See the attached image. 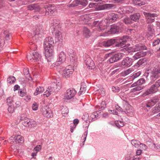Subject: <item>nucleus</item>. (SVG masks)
Masks as SVG:
<instances>
[{
    "label": "nucleus",
    "instance_id": "nucleus-1",
    "mask_svg": "<svg viewBox=\"0 0 160 160\" xmlns=\"http://www.w3.org/2000/svg\"><path fill=\"white\" fill-rule=\"evenodd\" d=\"M41 58V55L35 51L29 53L27 56L28 60L32 62L39 61Z\"/></svg>",
    "mask_w": 160,
    "mask_h": 160
},
{
    "label": "nucleus",
    "instance_id": "nucleus-2",
    "mask_svg": "<svg viewBox=\"0 0 160 160\" xmlns=\"http://www.w3.org/2000/svg\"><path fill=\"white\" fill-rule=\"evenodd\" d=\"M160 73V68H154L150 74V79L152 83H153L159 77Z\"/></svg>",
    "mask_w": 160,
    "mask_h": 160
},
{
    "label": "nucleus",
    "instance_id": "nucleus-3",
    "mask_svg": "<svg viewBox=\"0 0 160 160\" xmlns=\"http://www.w3.org/2000/svg\"><path fill=\"white\" fill-rule=\"evenodd\" d=\"M74 71L73 67L72 66H68L63 71L62 75L65 78H68L72 74Z\"/></svg>",
    "mask_w": 160,
    "mask_h": 160
},
{
    "label": "nucleus",
    "instance_id": "nucleus-4",
    "mask_svg": "<svg viewBox=\"0 0 160 160\" xmlns=\"http://www.w3.org/2000/svg\"><path fill=\"white\" fill-rule=\"evenodd\" d=\"M106 24V23L105 21H95L93 22L92 25L94 27H97L98 31H100L107 28V26Z\"/></svg>",
    "mask_w": 160,
    "mask_h": 160
},
{
    "label": "nucleus",
    "instance_id": "nucleus-5",
    "mask_svg": "<svg viewBox=\"0 0 160 160\" xmlns=\"http://www.w3.org/2000/svg\"><path fill=\"white\" fill-rule=\"evenodd\" d=\"M42 114L48 118L52 117L53 116V113L51 109L47 106L43 107L41 109Z\"/></svg>",
    "mask_w": 160,
    "mask_h": 160
},
{
    "label": "nucleus",
    "instance_id": "nucleus-6",
    "mask_svg": "<svg viewBox=\"0 0 160 160\" xmlns=\"http://www.w3.org/2000/svg\"><path fill=\"white\" fill-rule=\"evenodd\" d=\"M143 14L146 18L147 19L146 21L148 23H152L154 22L155 20L153 18L157 16V14L155 13L152 14L143 12Z\"/></svg>",
    "mask_w": 160,
    "mask_h": 160
},
{
    "label": "nucleus",
    "instance_id": "nucleus-7",
    "mask_svg": "<svg viewBox=\"0 0 160 160\" xmlns=\"http://www.w3.org/2000/svg\"><path fill=\"white\" fill-rule=\"evenodd\" d=\"M109 31H108L106 33L107 34H114L121 31V28L115 25H112L108 27Z\"/></svg>",
    "mask_w": 160,
    "mask_h": 160
},
{
    "label": "nucleus",
    "instance_id": "nucleus-8",
    "mask_svg": "<svg viewBox=\"0 0 160 160\" xmlns=\"http://www.w3.org/2000/svg\"><path fill=\"white\" fill-rule=\"evenodd\" d=\"M132 61L131 58L127 57L121 62V66L124 68L128 67L132 64Z\"/></svg>",
    "mask_w": 160,
    "mask_h": 160
},
{
    "label": "nucleus",
    "instance_id": "nucleus-9",
    "mask_svg": "<svg viewBox=\"0 0 160 160\" xmlns=\"http://www.w3.org/2000/svg\"><path fill=\"white\" fill-rule=\"evenodd\" d=\"M54 43L53 39L51 37L46 38L44 42V48H52L53 47L52 45Z\"/></svg>",
    "mask_w": 160,
    "mask_h": 160
},
{
    "label": "nucleus",
    "instance_id": "nucleus-10",
    "mask_svg": "<svg viewBox=\"0 0 160 160\" xmlns=\"http://www.w3.org/2000/svg\"><path fill=\"white\" fill-rule=\"evenodd\" d=\"M45 48V56L47 58L48 62H49L48 58H50V59L52 58V57L53 54V47L52 48Z\"/></svg>",
    "mask_w": 160,
    "mask_h": 160
},
{
    "label": "nucleus",
    "instance_id": "nucleus-11",
    "mask_svg": "<svg viewBox=\"0 0 160 160\" xmlns=\"http://www.w3.org/2000/svg\"><path fill=\"white\" fill-rule=\"evenodd\" d=\"M88 3L87 0H75L69 5V7H74L78 5L86 6L87 4Z\"/></svg>",
    "mask_w": 160,
    "mask_h": 160
},
{
    "label": "nucleus",
    "instance_id": "nucleus-12",
    "mask_svg": "<svg viewBox=\"0 0 160 160\" xmlns=\"http://www.w3.org/2000/svg\"><path fill=\"white\" fill-rule=\"evenodd\" d=\"M157 91V88L154 85H153L150 88L148 89L147 91L143 93L142 96L143 97H145L146 96L156 92Z\"/></svg>",
    "mask_w": 160,
    "mask_h": 160
},
{
    "label": "nucleus",
    "instance_id": "nucleus-13",
    "mask_svg": "<svg viewBox=\"0 0 160 160\" xmlns=\"http://www.w3.org/2000/svg\"><path fill=\"white\" fill-rule=\"evenodd\" d=\"M75 93V91L73 89H68L67 90L65 94V99H69L73 97Z\"/></svg>",
    "mask_w": 160,
    "mask_h": 160
},
{
    "label": "nucleus",
    "instance_id": "nucleus-14",
    "mask_svg": "<svg viewBox=\"0 0 160 160\" xmlns=\"http://www.w3.org/2000/svg\"><path fill=\"white\" fill-rule=\"evenodd\" d=\"M115 8V5L114 4H104L99 5L98 8V10H102L105 9H109L112 8Z\"/></svg>",
    "mask_w": 160,
    "mask_h": 160
},
{
    "label": "nucleus",
    "instance_id": "nucleus-15",
    "mask_svg": "<svg viewBox=\"0 0 160 160\" xmlns=\"http://www.w3.org/2000/svg\"><path fill=\"white\" fill-rule=\"evenodd\" d=\"M85 63L89 69H92L94 67V62L90 57H88L86 60H85Z\"/></svg>",
    "mask_w": 160,
    "mask_h": 160
},
{
    "label": "nucleus",
    "instance_id": "nucleus-16",
    "mask_svg": "<svg viewBox=\"0 0 160 160\" xmlns=\"http://www.w3.org/2000/svg\"><path fill=\"white\" fill-rule=\"evenodd\" d=\"M107 19L110 22H114L117 18L118 16L113 13L110 12L108 14Z\"/></svg>",
    "mask_w": 160,
    "mask_h": 160
},
{
    "label": "nucleus",
    "instance_id": "nucleus-17",
    "mask_svg": "<svg viewBox=\"0 0 160 160\" xmlns=\"http://www.w3.org/2000/svg\"><path fill=\"white\" fill-rule=\"evenodd\" d=\"M66 58V54L63 52H61L58 56V64H61L65 61Z\"/></svg>",
    "mask_w": 160,
    "mask_h": 160
},
{
    "label": "nucleus",
    "instance_id": "nucleus-18",
    "mask_svg": "<svg viewBox=\"0 0 160 160\" xmlns=\"http://www.w3.org/2000/svg\"><path fill=\"white\" fill-rule=\"evenodd\" d=\"M158 101L159 100L157 98L149 100L146 103V106L148 108L152 107L158 102Z\"/></svg>",
    "mask_w": 160,
    "mask_h": 160
},
{
    "label": "nucleus",
    "instance_id": "nucleus-19",
    "mask_svg": "<svg viewBox=\"0 0 160 160\" xmlns=\"http://www.w3.org/2000/svg\"><path fill=\"white\" fill-rule=\"evenodd\" d=\"M45 32L44 28L42 25L38 26L35 30L36 34H42Z\"/></svg>",
    "mask_w": 160,
    "mask_h": 160
},
{
    "label": "nucleus",
    "instance_id": "nucleus-20",
    "mask_svg": "<svg viewBox=\"0 0 160 160\" xmlns=\"http://www.w3.org/2000/svg\"><path fill=\"white\" fill-rule=\"evenodd\" d=\"M28 8L30 10H34L35 12H39L40 10V7L37 4L30 5L28 6Z\"/></svg>",
    "mask_w": 160,
    "mask_h": 160
},
{
    "label": "nucleus",
    "instance_id": "nucleus-21",
    "mask_svg": "<svg viewBox=\"0 0 160 160\" xmlns=\"http://www.w3.org/2000/svg\"><path fill=\"white\" fill-rule=\"evenodd\" d=\"M146 54V52L143 51L138 52L133 56V58L135 59H138L141 57L144 56Z\"/></svg>",
    "mask_w": 160,
    "mask_h": 160
},
{
    "label": "nucleus",
    "instance_id": "nucleus-22",
    "mask_svg": "<svg viewBox=\"0 0 160 160\" xmlns=\"http://www.w3.org/2000/svg\"><path fill=\"white\" fill-rule=\"evenodd\" d=\"M128 39V37H123L122 39V41L116 44V46L118 47H123L125 45L126 42H127V40Z\"/></svg>",
    "mask_w": 160,
    "mask_h": 160
},
{
    "label": "nucleus",
    "instance_id": "nucleus-23",
    "mask_svg": "<svg viewBox=\"0 0 160 160\" xmlns=\"http://www.w3.org/2000/svg\"><path fill=\"white\" fill-rule=\"evenodd\" d=\"M20 120L22 122V124L25 126L27 127L28 126L30 119L26 117H21Z\"/></svg>",
    "mask_w": 160,
    "mask_h": 160
},
{
    "label": "nucleus",
    "instance_id": "nucleus-24",
    "mask_svg": "<svg viewBox=\"0 0 160 160\" xmlns=\"http://www.w3.org/2000/svg\"><path fill=\"white\" fill-rule=\"evenodd\" d=\"M115 42V40L114 39H110L106 42H103L102 44L104 47H108L112 45Z\"/></svg>",
    "mask_w": 160,
    "mask_h": 160
},
{
    "label": "nucleus",
    "instance_id": "nucleus-25",
    "mask_svg": "<svg viewBox=\"0 0 160 160\" xmlns=\"http://www.w3.org/2000/svg\"><path fill=\"white\" fill-rule=\"evenodd\" d=\"M55 38L57 41L61 42L62 40V37L61 32L59 31L55 32Z\"/></svg>",
    "mask_w": 160,
    "mask_h": 160
},
{
    "label": "nucleus",
    "instance_id": "nucleus-26",
    "mask_svg": "<svg viewBox=\"0 0 160 160\" xmlns=\"http://www.w3.org/2000/svg\"><path fill=\"white\" fill-rule=\"evenodd\" d=\"M152 112L153 113H157L160 111V101L152 108Z\"/></svg>",
    "mask_w": 160,
    "mask_h": 160
},
{
    "label": "nucleus",
    "instance_id": "nucleus-27",
    "mask_svg": "<svg viewBox=\"0 0 160 160\" xmlns=\"http://www.w3.org/2000/svg\"><path fill=\"white\" fill-rule=\"evenodd\" d=\"M135 52L145 49L146 47L141 44H138L134 46Z\"/></svg>",
    "mask_w": 160,
    "mask_h": 160
},
{
    "label": "nucleus",
    "instance_id": "nucleus-28",
    "mask_svg": "<svg viewBox=\"0 0 160 160\" xmlns=\"http://www.w3.org/2000/svg\"><path fill=\"white\" fill-rule=\"evenodd\" d=\"M44 91V88L43 87H39L36 88L34 94L35 95H37L38 94L42 93Z\"/></svg>",
    "mask_w": 160,
    "mask_h": 160
},
{
    "label": "nucleus",
    "instance_id": "nucleus-29",
    "mask_svg": "<svg viewBox=\"0 0 160 160\" xmlns=\"http://www.w3.org/2000/svg\"><path fill=\"white\" fill-rule=\"evenodd\" d=\"M80 19L82 21L85 23H86L87 22H88L90 19L89 17V15H85L81 17Z\"/></svg>",
    "mask_w": 160,
    "mask_h": 160
},
{
    "label": "nucleus",
    "instance_id": "nucleus-30",
    "mask_svg": "<svg viewBox=\"0 0 160 160\" xmlns=\"http://www.w3.org/2000/svg\"><path fill=\"white\" fill-rule=\"evenodd\" d=\"M83 33L84 36L86 38L89 37L91 35L90 31L86 27H84L83 28Z\"/></svg>",
    "mask_w": 160,
    "mask_h": 160
},
{
    "label": "nucleus",
    "instance_id": "nucleus-31",
    "mask_svg": "<svg viewBox=\"0 0 160 160\" xmlns=\"http://www.w3.org/2000/svg\"><path fill=\"white\" fill-rule=\"evenodd\" d=\"M148 32L150 35L152 34L154 32L153 26V24H150L148 26Z\"/></svg>",
    "mask_w": 160,
    "mask_h": 160
},
{
    "label": "nucleus",
    "instance_id": "nucleus-32",
    "mask_svg": "<svg viewBox=\"0 0 160 160\" xmlns=\"http://www.w3.org/2000/svg\"><path fill=\"white\" fill-rule=\"evenodd\" d=\"M23 73L24 75H25V76L26 77V78L29 80H32V78L29 75L28 69L24 68L23 69Z\"/></svg>",
    "mask_w": 160,
    "mask_h": 160
},
{
    "label": "nucleus",
    "instance_id": "nucleus-33",
    "mask_svg": "<svg viewBox=\"0 0 160 160\" xmlns=\"http://www.w3.org/2000/svg\"><path fill=\"white\" fill-rule=\"evenodd\" d=\"M62 113L63 116H65L68 113V110L67 107L62 106L61 109Z\"/></svg>",
    "mask_w": 160,
    "mask_h": 160
},
{
    "label": "nucleus",
    "instance_id": "nucleus-34",
    "mask_svg": "<svg viewBox=\"0 0 160 160\" xmlns=\"http://www.w3.org/2000/svg\"><path fill=\"white\" fill-rule=\"evenodd\" d=\"M16 143H22L24 142L23 138L20 135H15Z\"/></svg>",
    "mask_w": 160,
    "mask_h": 160
},
{
    "label": "nucleus",
    "instance_id": "nucleus-35",
    "mask_svg": "<svg viewBox=\"0 0 160 160\" xmlns=\"http://www.w3.org/2000/svg\"><path fill=\"white\" fill-rule=\"evenodd\" d=\"M140 17V14L138 13H137L131 15L130 17L132 20L136 21L139 19Z\"/></svg>",
    "mask_w": 160,
    "mask_h": 160
},
{
    "label": "nucleus",
    "instance_id": "nucleus-36",
    "mask_svg": "<svg viewBox=\"0 0 160 160\" xmlns=\"http://www.w3.org/2000/svg\"><path fill=\"white\" fill-rule=\"evenodd\" d=\"M52 89L51 87H49L47 89L46 91L44 92L43 95H45L46 97L49 96L52 93Z\"/></svg>",
    "mask_w": 160,
    "mask_h": 160
},
{
    "label": "nucleus",
    "instance_id": "nucleus-37",
    "mask_svg": "<svg viewBox=\"0 0 160 160\" xmlns=\"http://www.w3.org/2000/svg\"><path fill=\"white\" fill-rule=\"evenodd\" d=\"M131 144L135 147L138 148L140 144V142L136 140H132L131 141Z\"/></svg>",
    "mask_w": 160,
    "mask_h": 160
},
{
    "label": "nucleus",
    "instance_id": "nucleus-38",
    "mask_svg": "<svg viewBox=\"0 0 160 160\" xmlns=\"http://www.w3.org/2000/svg\"><path fill=\"white\" fill-rule=\"evenodd\" d=\"M55 11L56 9L54 8V7L52 6L48 7L46 10L47 12L51 14L53 13Z\"/></svg>",
    "mask_w": 160,
    "mask_h": 160
},
{
    "label": "nucleus",
    "instance_id": "nucleus-39",
    "mask_svg": "<svg viewBox=\"0 0 160 160\" xmlns=\"http://www.w3.org/2000/svg\"><path fill=\"white\" fill-rule=\"evenodd\" d=\"M36 122L33 120H30L29 122V124H28V126L27 127L32 128L35 127L36 126Z\"/></svg>",
    "mask_w": 160,
    "mask_h": 160
},
{
    "label": "nucleus",
    "instance_id": "nucleus-40",
    "mask_svg": "<svg viewBox=\"0 0 160 160\" xmlns=\"http://www.w3.org/2000/svg\"><path fill=\"white\" fill-rule=\"evenodd\" d=\"M86 86L84 85V83H82L81 85V87L80 89V91L79 92V95H80L83 93L84 92H85L86 89Z\"/></svg>",
    "mask_w": 160,
    "mask_h": 160
},
{
    "label": "nucleus",
    "instance_id": "nucleus-41",
    "mask_svg": "<svg viewBox=\"0 0 160 160\" xmlns=\"http://www.w3.org/2000/svg\"><path fill=\"white\" fill-rule=\"evenodd\" d=\"M16 81L15 78L12 76L9 77L7 79V82L10 84L12 83L15 82Z\"/></svg>",
    "mask_w": 160,
    "mask_h": 160
},
{
    "label": "nucleus",
    "instance_id": "nucleus-42",
    "mask_svg": "<svg viewBox=\"0 0 160 160\" xmlns=\"http://www.w3.org/2000/svg\"><path fill=\"white\" fill-rule=\"evenodd\" d=\"M117 61L121 59L124 56V54L122 53H118L114 55Z\"/></svg>",
    "mask_w": 160,
    "mask_h": 160
},
{
    "label": "nucleus",
    "instance_id": "nucleus-43",
    "mask_svg": "<svg viewBox=\"0 0 160 160\" xmlns=\"http://www.w3.org/2000/svg\"><path fill=\"white\" fill-rule=\"evenodd\" d=\"M69 56V58L70 61L72 62V63H74V62L77 60L76 56L73 54Z\"/></svg>",
    "mask_w": 160,
    "mask_h": 160
},
{
    "label": "nucleus",
    "instance_id": "nucleus-44",
    "mask_svg": "<svg viewBox=\"0 0 160 160\" xmlns=\"http://www.w3.org/2000/svg\"><path fill=\"white\" fill-rule=\"evenodd\" d=\"M133 70L132 68H129L127 70L122 72V74L124 76H126L128 75L129 74L131 73L133 71Z\"/></svg>",
    "mask_w": 160,
    "mask_h": 160
},
{
    "label": "nucleus",
    "instance_id": "nucleus-45",
    "mask_svg": "<svg viewBox=\"0 0 160 160\" xmlns=\"http://www.w3.org/2000/svg\"><path fill=\"white\" fill-rule=\"evenodd\" d=\"M8 142L11 144L16 143V140H15V135H13L9 139Z\"/></svg>",
    "mask_w": 160,
    "mask_h": 160
},
{
    "label": "nucleus",
    "instance_id": "nucleus-46",
    "mask_svg": "<svg viewBox=\"0 0 160 160\" xmlns=\"http://www.w3.org/2000/svg\"><path fill=\"white\" fill-rule=\"evenodd\" d=\"M7 102L8 105H13V98L11 97L8 98L7 99Z\"/></svg>",
    "mask_w": 160,
    "mask_h": 160
},
{
    "label": "nucleus",
    "instance_id": "nucleus-47",
    "mask_svg": "<svg viewBox=\"0 0 160 160\" xmlns=\"http://www.w3.org/2000/svg\"><path fill=\"white\" fill-rule=\"evenodd\" d=\"M115 123L116 126L119 128H120V127H123L124 126L123 122L120 121H116Z\"/></svg>",
    "mask_w": 160,
    "mask_h": 160
},
{
    "label": "nucleus",
    "instance_id": "nucleus-48",
    "mask_svg": "<svg viewBox=\"0 0 160 160\" xmlns=\"http://www.w3.org/2000/svg\"><path fill=\"white\" fill-rule=\"evenodd\" d=\"M143 88L140 86H138L132 89L131 91L132 92H134L136 91H139L142 90Z\"/></svg>",
    "mask_w": 160,
    "mask_h": 160
},
{
    "label": "nucleus",
    "instance_id": "nucleus-49",
    "mask_svg": "<svg viewBox=\"0 0 160 160\" xmlns=\"http://www.w3.org/2000/svg\"><path fill=\"white\" fill-rule=\"evenodd\" d=\"M97 114V113L95 112L92 113L90 116V119H91L92 120H95L96 119Z\"/></svg>",
    "mask_w": 160,
    "mask_h": 160
},
{
    "label": "nucleus",
    "instance_id": "nucleus-50",
    "mask_svg": "<svg viewBox=\"0 0 160 160\" xmlns=\"http://www.w3.org/2000/svg\"><path fill=\"white\" fill-rule=\"evenodd\" d=\"M109 61L110 63H112L114 62H116L117 61L114 55L110 57V58H109Z\"/></svg>",
    "mask_w": 160,
    "mask_h": 160
},
{
    "label": "nucleus",
    "instance_id": "nucleus-51",
    "mask_svg": "<svg viewBox=\"0 0 160 160\" xmlns=\"http://www.w3.org/2000/svg\"><path fill=\"white\" fill-rule=\"evenodd\" d=\"M8 111L10 113L13 112L14 110V107L13 105H8Z\"/></svg>",
    "mask_w": 160,
    "mask_h": 160
},
{
    "label": "nucleus",
    "instance_id": "nucleus-52",
    "mask_svg": "<svg viewBox=\"0 0 160 160\" xmlns=\"http://www.w3.org/2000/svg\"><path fill=\"white\" fill-rule=\"evenodd\" d=\"M125 50L127 51L128 52H135V50L134 49V46L132 47H127L125 48Z\"/></svg>",
    "mask_w": 160,
    "mask_h": 160
},
{
    "label": "nucleus",
    "instance_id": "nucleus-53",
    "mask_svg": "<svg viewBox=\"0 0 160 160\" xmlns=\"http://www.w3.org/2000/svg\"><path fill=\"white\" fill-rule=\"evenodd\" d=\"M126 7L128 13H132L134 11V9L131 6H128Z\"/></svg>",
    "mask_w": 160,
    "mask_h": 160
},
{
    "label": "nucleus",
    "instance_id": "nucleus-54",
    "mask_svg": "<svg viewBox=\"0 0 160 160\" xmlns=\"http://www.w3.org/2000/svg\"><path fill=\"white\" fill-rule=\"evenodd\" d=\"M59 23L56 20H53V22L51 24L52 26L53 27V28L54 29L55 28H56V27L58 25Z\"/></svg>",
    "mask_w": 160,
    "mask_h": 160
},
{
    "label": "nucleus",
    "instance_id": "nucleus-55",
    "mask_svg": "<svg viewBox=\"0 0 160 160\" xmlns=\"http://www.w3.org/2000/svg\"><path fill=\"white\" fill-rule=\"evenodd\" d=\"M145 82V80L143 78H142L140 79L139 80L137 81V83L139 86L141 85L142 84L144 83Z\"/></svg>",
    "mask_w": 160,
    "mask_h": 160
},
{
    "label": "nucleus",
    "instance_id": "nucleus-56",
    "mask_svg": "<svg viewBox=\"0 0 160 160\" xmlns=\"http://www.w3.org/2000/svg\"><path fill=\"white\" fill-rule=\"evenodd\" d=\"M106 104H105V102L104 101H102L101 102V105L99 106V109H101V110L103 109L105 107H106Z\"/></svg>",
    "mask_w": 160,
    "mask_h": 160
},
{
    "label": "nucleus",
    "instance_id": "nucleus-57",
    "mask_svg": "<svg viewBox=\"0 0 160 160\" xmlns=\"http://www.w3.org/2000/svg\"><path fill=\"white\" fill-rule=\"evenodd\" d=\"M79 122V120L78 119H75L73 121V128H75Z\"/></svg>",
    "mask_w": 160,
    "mask_h": 160
},
{
    "label": "nucleus",
    "instance_id": "nucleus-58",
    "mask_svg": "<svg viewBox=\"0 0 160 160\" xmlns=\"http://www.w3.org/2000/svg\"><path fill=\"white\" fill-rule=\"evenodd\" d=\"M123 21L126 24H130L132 22L131 19L128 17L125 18L124 19Z\"/></svg>",
    "mask_w": 160,
    "mask_h": 160
},
{
    "label": "nucleus",
    "instance_id": "nucleus-59",
    "mask_svg": "<svg viewBox=\"0 0 160 160\" xmlns=\"http://www.w3.org/2000/svg\"><path fill=\"white\" fill-rule=\"evenodd\" d=\"M38 105L36 102H34L32 105V108L34 110H37L38 108Z\"/></svg>",
    "mask_w": 160,
    "mask_h": 160
},
{
    "label": "nucleus",
    "instance_id": "nucleus-60",
    "mask_svg": "<svg viewBox=\"0 0 160 160\" xmlns=\"http://www.w3.org/2000/svg\"><path fill=\"white\" fill-rule=\"evenodd\" d=\"M120 10L121 11L122 13H128L126 7H121L120 8Z\"/></svg>",
    "mask_w": 160,
    "mask_h": 160
},
{
    "label": "nucleus",
    "instance_id": "nucleus-61",
    "mask_svg": "<svg viewBox=\"0 0 160 160\" xmlns=\"http://www.w3.org/2000/svg\"><path fill=\"white\" fill-rule=\"evenodd\" d=\"M112 89L114 92H118L119 91V88L118 87H112Z\"/></svg>",
    "mask_w": 160,
    "mask_h": 160
},
{
    "label": "nucleus",
    "instance_id": "nucleus-62",
    "mask_svg": "<svg viewBox=\"0 0 160 160\" xmlns=\"http://www.w3.org/2000/svg\"><path fill=\"white\" fill-rule=\"evenodd\" d=\"M141 74V72H138L137 73H134L132 77V79H134V78L139 76Z\"/></svg>",
    "mask_w": 160,
    "mask_h": 160
},
{
    "label": "nucleus",
    "instance_id": "nucleus-63",
    "mask_svg": "<svg viewBox=\"0 0 160 160\" xmlns=\"http://www.w3.org/2000/svg\"><path fill=\"white\" fill-rule=\"evenodd\" d=\"M139 146L140 148L144 150H145L147 148V146L144 144L140 143Z\"/></svg>",
    "mask_w": 160,
    "mask_h": 160
},
{
    "label": "nucleus",
    "instance_id": "nucleus-64",
    "mask_svg": "<svg viewBox=\"0 0 160 160\" xmlns=\"http://www.w3.org/2000/svg\"><path fill=\"white\" fill-rule=\"evenodd\" d=\"M41 148V146L40 145H38L35 148H34L33 151L34 152H38L39 151Z\"/></svg>",
    "mask_w": 160,
    "mask_h": 160
}]
</instances>
